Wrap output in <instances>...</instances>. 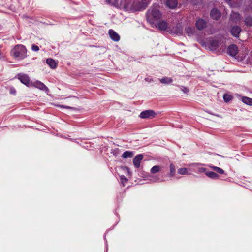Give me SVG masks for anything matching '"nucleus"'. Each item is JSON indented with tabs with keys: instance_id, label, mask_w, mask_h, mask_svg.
<instances>
[{
	"instance_id": "obj_1",
	"label": "nucleus",
	"mask_w": 252,
	"mask_h": 252,
	"mask_svg": "<svg viewBox=\"0 0 252 252\" xmlns=\"http://www.w3.org/2000/svg\"><path fill=\"white\" fill-rule=\"evenodd\" d=\"M162 14L158 5H153L147 12L146 18L147 21L153 25L155 22L161 18Z\"/></svg>"
},
{
	"instance_id": "obj_2",
	"label": "nucleus",
	"mask_w": 252,
	"mask_h": 252,
	"mask_svg": "<svg viewBox=\"0 0 252 252\" xmlns=\"http://www.w3.org/2000/svg\"><path fill=\"white\" fill-rule=\"evenodd\" d=\"M27 49L26 47L22 45H17L11 51L12 56L16 58H19L23 59L27 57Z\"/></svg>"
},
{
	"instance_id": "obj_3",
	"label": "nucleus",
	"mask_w": 252,
	"mask_h": 252,
	"mask_svg": "<svg viewBox=\"0 0 252 252\" xmlns=\"http://www.w3.org/2000/svg\"><path fill=\"white\" fill-rule=\"evenodd\" d=\"M148 5L147 0L142 1H134L131 6V10L133 11H139L145 9Z\"/></svg>"
},
{
	"instance_id": "obj_4",
	"label": "nucleus",
	"mask_w": 252,
	"mask_h": 252,
	"mask_svg": "<svg viewBox=\"0 0 252 252\" xmlns=\"http://www.w3.org/2000/svg\"><path fill=\"white\" fill-rule=\"evenodd\" d=\"M108 2H112V4L117 7H123L126 8L128 7L127 0H107Z\"/></svg>"
},
{
	"instance_id": "obj_5",
	"label": "nucleus",
	"mask_w": 252,
	"mask_h": 252,
	"mask_svg": "<svg viewBox=\"0 0 252 252\" xmlns=\"http://www.w3.org/2000/svg\"><path fill=\"white\" fill-rule=\"evenodd\" d=\"M156 116L155 112L152 110H147L142 111L140 114V117L142 119H152Z\"/></svg>"
},
{
	"instance_id": "obj_6",
	"label": "nucleus",
	"mask_w": 252,
	"mask_h": 252,
	"mask_svg": "<svg viewBox=\"0 0 252 252\" xmlns=\"http://www.w3.org/2000/svg\"><path fill=\"white\" fill-rule=\"evenodd\" d=\"M227 52L230 56L235 57L238 53V47L235 44H231L228 47Z\"/></svg>"
},
{
	"instance_id": "obj_7",
	"label": "nucleus",
	"mask_w": 252,
	"mask_h": 252,
	"mask_svg": "<svg viewBox=\"0 0 252 252\" xmlns=\"http://www.w3.org/2000/svg\"><path fill=\"white\" fill-rule=\"evenodd\" d=\"M18 78L24 84L28 86L30 83L29 77L24 74H19L18 75Z\"/></svg>"
},
{
	"instance_id": "obj_8",
	"label": "nucleus",
	"mask_w": 252,
	"mask_h": 252,
	"mask_svg": "<svg viewBox=\"0 0 252 252\" xmlns=\"http://www.w3.org/2000/svg\"><path fill=\"white\" fill-rule=\"evenodd\" d=\"M32 85L41 90L45 91L46 92L49 91L48 88L43 83L39 81L32 83Z\"/></svg>"
},
{
	"instance_id": "obj_9",
	"label": "nucleus",
	"mask_w": 252,
	"mask_h": 252,
	"mask_svg": "<svg viewBox=\"0 0 252 252\" xmlns=\"http://www.w3.org/2000/svg\"><path fill=\"white\" fill-rule=\"evenodd\" d=\"M241 31V28L239 26H234L231 28L230 32L233 36L238 38Z\"/></svg>"
},
{
	"instance_id": "obj_10",
	"label": "nucleus",
	"mask_w": 252,
	"mask_h": 252,
	"mask_svg": "<svg viewBox=\"0 0 252 252\" xmlns=\"http://www.w3.org/2000/svg\"><path fill=\"white\" fill-rule=\"evenodd\" d=\"M195 26L199 30H202L206 26V22L202 19L199 18L196 21Z\"/></svg>"
},
{
	"instance_id": "obj_11",
	"label": "nucleus",
	"mask_w": 252,
	"mask_h": 252,
	"mask_svg": "<svg viewBox=\"0 0 252 252\" xmlns=\"http://www.w3.org/2000/svg\"><path fill=\"white\" fill-rule=\"evenodd\" d=\"M168 23L164 20L160 21L155 25L156 27L161 31H165L168 28Z\"/></svg>"
},
{
	"instance_id": "obj_12",
	"label": "nucleus",
	"mask_w": 252,
	"mask_h": 252,
	"mask_svg": "<svg viewBox=\"0 0 252 252\" xmlns=\"http://www.w3.org/2000/svg\"><path fill=\"white\" fill-rule=\"evenodd\" d=\"M143 158V155L142 154H139L134 157L133 162L135 167L139 168L140 167V162Z\"/></svg>"
},
{
	"instance_id": "obj_13",
	"label": "nucleus",
	"mask_w": 252,
	"mask_h": 252,
	"mask_svg": "<svg viewBox=\"0 0 252 252\" xmlns=\"http://www.w3.org/2000/svg\"><path fill=\"white\" fill-rule=\"evenodd\" d=\"M220 13L217 9L214 8L210 12V16L214 20H217L220 17Z\"/></svg>"
},
{
	"instance_id": "obj_14",
	"label": "nucleus",
	"mask_w": 252,
	"mask_h": 252,
	"mask_svg": "<svg viewBox=\"0 0 252 252\" xmlns=\"http://www.w3.org/2000/svg\"><path fill=\"white\" fill-rule=\"evenodd\" d=\"M109 34L111 38L113 40L115 41H118L120 40V36L113 30L111 29L109 31Z\"/></svg>"
},
{
	"instance_id": "obj_15",
	"label": "nucleus",
	"mask_w": 252,
	"mask_h": 252,
	"mask_svg": "<svg viewBox=\"0 0 252 252\" xmlns=\"http://www.w3.org/2000/svg\"><path fill=\"white\" fill-rule=\"evenodd\" d=\"M166 6L170 9H174L177 5V0H167L166 3Z\"/></svg>"
},
{
	"instance_id": "obj_16",
	"label": "nucleus",
	"mask_w": 252,
	"mask_h": 252,
	"mask_svg": "<svg viewBox=\"0 0 252 252\" xmlns=\"http://www.w3.org/2000/svg\"><path fill=\"white\" fill-rule=\"evenodd\" d=\"M46 63L50 66L52 69H55L57 67V63L53 59L49 58L46 60Z\"/></svg>"
},
{
	"instance_id": "obj_17",
	"label": "nucleus",
	"mask_w": 252,
	"mask_h": 252,
	"mask_svg": "<svg viewBox=\"0 0 252 252\" xmlns=\"http://www.w3.org/2000/svg\"><path fill=\"white\" fill-rule=\"evenodd\" d=\"M219 46V42L216 40H212L210 44V49L211 50H216Z\"/></svg>"
},
{
	"instance_id": "obj_18",
	"label": "nucleus",
	"mask_w": 252,
	"mask_h": 252,
	"mask_svg": "<svg viewBox=\"0 0 252 252\" xmlns=\"http://www.w3.org/2000/svg\"><path fill=\"white\" fill-rule=\"evenodd\" d=\"M205 174L207 176L213 179H218L219 177L217 173L212 171H207L205 172Z\"/></svg>"
},
{
	"instance_id": "obj_19",
	"label": "nucleus",
	"mask_w": 252,
	"mask_h": 252,
	"mask_svg": "<svg viewBox=\"0 0 252 252\" xmlns=\"http://www.w3.org/2000/svg\"><path fill=\"white\" fill-rule=\"evenodd\" d=\"M241 100H242V101L243 103H244L245 104L249 105L250 106H252V98L248 97H246V96H243V97H242Z\"/></svg>"
},
{
	"instance_id": "obj_20",
	"label": "nucleus",
	"mask_w": 252,
	"mask_h": 252,
	"mask_svg": "<svg viewBox=\"0 0 252 252\" xmlns=\"http://www.w3.org/2000/svg\"><path fill=\"white\" fill-rule=\"evenodd\" d=\"M134 154L131 151H126L123 154L122 157L124 158H131L133 156Z\"/></svg>"
},
{
	"instance_id": "obj_21",
	"label": "nucleus",
	"mask_w": 252,
	"mask_h": 252,
	"mask_svg": "<svg viewBox=\"0 0 252 252\" xmlns=\"http://www.w3.org/2000/svg\"><path fill=\"white\" fill-rule=\"evenodd\" d=\"M161 169V167L160 166L158 165H156L153 166L151 169V173L152 174H155L158 172H159Z\"/></svg>"
},
{
	"instance_id": "obj_22",
	"label": "nucleus",
	"mask_w": 252,
	"mask_h": 252,
	"mask_svg": "<svg viewBox=\"0 0 252 252\" xmlns=\"http://www.w3.org/2000/svg\"><path fill=\"white\" fill-rule=\"evenodd\" d=\"M210 167L212 169H213L214 171H216V172H217L219 174H224V170L220 167L214 166H210Z\"/></svg>"
},
{
	"instance_id": "obj_23",
	"label": "nucleus",
	"mask_w": 252,
	"mask_h": 252,
	"mask_svg": "<svg viewBox=\"0 0 252 252\" xmlns=\"http://www.w3.org/2000/svg\"><path fill=\"white\" fill-rule=\"evenodd\" d=\"M230 18L233 22H236L240 19V15L238 13H234L231 15Z\"/></svg>"
},
{
	"instance_id": "obj_24",
	"label": "nucleus",
	"mask_w": 252,
	"mask_h": 252,
	"mask_svg": "<svg viewBox=\"0 0 252 252\" xmlns=\"http://www.w3.org/2000/svg\"><path fill=\"white\" fill-rule=\"evenodd\" d=\"M160 81L163 84H169L172 82V79L168 77H164L160 79Z\"/></svg>"
},
{
	"instance_id": "obj_25",
	"label": "nucleus",
	"mask_w": 252,
	"mask_h": 252,
	"mask_svg": "<svg viewBox=\"0 0 252 252\" xmlns=\"http://www.w3.org/2000/svg\"><path fill=\"white\" fill-rule=\"evenodd\" d=\"M175 171H176V169H175V166L173 164H171L170 165V173H169V175L171 177L174 176V175H175Z\"/></svg>"
},
{
	"instance_id": "obj_26",
	"label": "nucleus",
	"mask_w": 252,
	"mask_h": 252,
	"mask_svg": "<svg viewBox=\"0 0 252 252\" xmlns=\"http://www.w3.org/2000/svg\"><path fill=\"white\" fill-rule=\"evenodd\" d=\"M233 98V96L230 94H225L223 95V99L225 102H228L232 100Z\"/></svg>"
},
{
	"instance_id": "obj_27",
	"label": "nucleus",
	"mask_w": 252,
	"mask_h": 252,
	"mask_svg": "<svg viewBox=\"0 0 252 252\" xmlns=\"http://www.w3.org/2000/svg\"><path fill=\"white\" fill-rule=\"evenodd\" d=\"M245 23L247 26H252V17H247L245 19Z\"/></svg>"
},
{
	"instance_id": "obj_28",
	"label": "nucleus",
	"mask_w": 252,
	"mask_h": 252,
	"mask_svg": "<svg viewBox=\"0 0 252 252\" xmlns=\"http://www.w3.org/2000/svg\"><path fill=\"white\" fill-rule=\"evenodd\" d=\"M178 173L179 174L185 175L188 173L187 169L186 168H181L178 170Z\"/></svg>"
},
{
	"instance_id": "obj_29",
	"label": "nucleus",
	"mask_w": 252,
	"mask_h": 252,
	"mask_svg": "<svg viewBox=\"0 0 252 252\" xmlns=\"http://www.w3.org/2000/svg\"><path fill=\"white\" fill-rule=\"evenodd\" d=\"M186 32L188 34V35L190 36V35L193 34V32H194V29L191 27H188L186 28Z\"/></svg>"
},
{
	"instance_id": "obj_30",
	"label": "nucleus",
	"mask_w": 252,
	"mask_h": 252,
	"mask_svg": "<svg viewBox=\"0 0 252 252\" xmlns=\"http://www.w3.org/2000/svg\"><path fill=\"white\" fill-rule=\"evenodd\" d=\"M191 2L194 5H200L202 4V0H191Z\"/></svg>"
},
{
	"instance_id": "obj_31",
	"label": "nucleus",
	"mask_w": 252,
	"mask_h": 252,
	"mask_svg": "<svg viewBox=\"0 0 252 252\" xmlns=\"http://www.w3.org/2000/svg\"><path fill=\"white\" fill-rule=\"evenodd\" d=\"M58 106H59L60 107H61V108H67V109H72V110H78V109L75 107H71V106H65V105H59Z\"/></svg>"
},
{
	"instance_id": "obj_32",
	"label": "nucleus",
	"mask_w": 252,
	"mask_h": 252,
	"mask_svg": "<svg viewBox=\"0 0 252 252\" xmlns=\"http://www.w3.org/2000/svg\"><path fill=\"white\" fill-rule=\"evenodd\" d=\"M32 49L34 51H38L39 50L38 46L35 44L32 45Z\"/></svg>"
},
{
	"instance_id": "obj_33",
	"label": "nucleus",
	"mask_w": 252,
	"mask_h": 252,
	"mask_svg": "<svg viewBox=\"0 0 252 252\" xmlns=\"http://www.w3.org/2000/svg\"><path fill=\"white\" fill-rule=\"evenodd\" d=\"M181 90L184 93L186 94H188L189 92V89L186 87L182 86Z\"/></svg>"
},
{
	"instance_id": "obj_34",
	"label": "nucleus",
	"mask_w": 252,
	"mask_h": 252,
	"mask_svg": "<svg viewBox=\"0 0 252 252\" xmlns=\"http://www.w3.org/2000/svg\"><path fill=\"white\" fill-rule=\"evenodd\" d=\"M10 93L11 94H15L16 93V91L14 88L12 87L10 89Z\"/></svg>"
},
{
	"instance_id": "obj_35",
	"label": "nucleus",
	"mask_w": 252,
	"mask_h": 252,
	"mask_svg": "<svg viewBox=\"0 0 252 252\" xmlns=\"http://www.w3.org/2000/svg\"><path fill=\"white\" fill-rule=\"evenodd\" d=\"M121 179L122 181L126 182L127 181V179L124 176H121Z\"/></svg>"
},
{
	"instance_id": "obj_36",
	"label": "nucleus",
	"mask_w": 252,
	"mask_h": 252,
	"mask_svg": "<svg viewBox=\"0 0 252 252\" xmlns=\"http://www.w3.org/2000/svg\"><path fill=\"white\" fill-rule=\"evenodd\" d=\"M71 98H72V101H76L77 100V98L75 97V96H73Z\"/></svg>"
},
{
	"instance_id": "obj_37",
	"label": "nucleus",
	"mask_w": 252,
	"mask_h": 252,
	"mask_svg": "<svg viewBox=\"0 0 252 252\" xmlns=\"http://www.w3.org/2000/svg\"><path fill=\"white\" fill-rule=\"evenodd\" d=\"M207 112H208V113H209V114H211V115H213L216 116H217V117H220V115H218V114H213V113H212L209 112H208V111H207Z\"/></svg>"
},
{
	"instance_id": "obj_38",
	"label": "nucleus",
	"mask_w": 252,
	"mask_h": 252,
	"mask_svg": "<svg viewBox=\"0 0 252 252\" xmlns=\"http://www.w3.org/2000/svg\"><path fill=\"white\" fill-rule=\"evenodd\" d=\"M146 81H149V80H151V79H149V78H146L145 79Z\"/></svg>"
},
{
	"instance_id": "obj_39",
	"label": "nucleus",
	"mask_w": 252,
	"mask_h": 252,
	"mask_svg": "<svg viewBox=\"0 0 252 252\" xmlns=\"http://www.w3.org/2000/svg\"><path fill=\"white\" fill-rule=\"evenodd\" d=\"M227 2H230L231 0H225Z\"/></svg>"
},
{
	"instance_id": "obj_40",
	"label": "nucleus",
	"mask_w": 252,
	"mask_h": 252,
	"mask_svg": "<svg viewBox=\"0 0 252 252\" xmlns=\"http://www.w3.org/2000/svg\"><path fill=\"white\" fill-rule=\"evenodd\" d=\"M201 171H205V168H202L201 169Z\"/></svg>"
}]
</instances>
